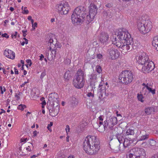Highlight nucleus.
I'll use <instances>...</instances> for the list:
<instances>
[{"mask_svg": "<svg viewBox=\"0 0 158 158\" xmlns=\"http://www.w3.org/2000/svg\"><path fill=\"white\" fill-rule=\"evenodd\" d=\"M108 127L110 130L113 129L112 127L111 126L108 120H106L104 121V124H103L102 126V129H100L99 131H100V132H103Z\"/></svg>", "mask_w": 158, "mask_h": 158, "instance_id": "18", "label": "nucleus"}, {"mask_svg": "<svg viewBox=\"0 0 158 158\" xmlns=\"http://www.w3.org/2000/svg\"><path fill=\"white\" fill-rule=\"evenodd\" d=\"M40 60H43V59L44 58V55L42 54H41V55L40 56Z\"/></svg>", "mask_w": 158, "mask_h": 158, "instance_id": "54", "label": "nucleus"}, {"mask_svg": "<svg viewBox=\"0 0 158 158\" xmlns=\"http://www.w3.org/2000/svg\"><path fill=\"white\" fill-rule=\"evenodd\" d=\"M133 74L131 71L125 70L123 71L119 77V81L125 85L131 83L133 79Z\"/></svg>", "mask_w": 158, "mask_h": 158, "instance_id": "5", "label": "nucleus"}, {"mask_svg": "<svg viewBox=\"0 0 158 158\" xmlns=\"http://www.w3.org/2000/svg\"><path fill=\"white\" fill-rule=\"evenodd\" d=\"M112 42L113 44L115 45L118 43L117 39L116 38H114L112 40Z\"/></svg>", "mask_w": 158, "mask_h": 158, "instance_id": "48", "label": "nucleus"}, {"mask_svg": "<svg viewBox=\"0 0 158 158\" xmlns=\"http://www.w3.org/2000/svg\"><path fill=\"white\" fill-rule=\"evenodd\" d=\"M102 125H100L99 124H98V126H99V127L98 128V131L100 132V131H99V130H100V129H102Z\"/></svg>", "mask_w": 158, "mask_h": 158, "instance_id": "61", "label": "nucleus"}, {"mask_svg": "<svg viewBox=\"0 0 158 158\" xmlns=\"http://www.w3.org/2000/svg\"><path fill=\"white\" fill-rule=\"evenodd\" d=\"M22 93L21 92L19 91L18 93H16L15 94V97L17 98L16 99L18 101L20 99V98L19 96Z\"/></svg>", "mask_w": 158, "mask_h": 158, "instance_id": "40", "label": "nucleus"}, {"mask_svg": "<svg viewBox=\"0 0 158 158\" xmlns=\"http://www.w3.org/2000/svg\"><path fill=\"white\" fill-rule=\"evenodd\" d=\"M58 112L59 110L58 111L57 110L53 108L52 109L51 114H50V115L52 117H54L58 114Z\"/></svg>", "mask_w": 158, "mask_h": 158, "instance_id": "26", "label": "nucleus"}, {"mask_svg": "<svg viewBox=\"0 0 158 158\" xmlns=\"http://www.w3.org/2000/svg\"><path fill=\"white\" fill-rule=\"evenodd\" d=\"M148 83L146 85H145V86L146 87L147 89L150 92H151L153 94H155V89H152L148 87Z\"/></svg>", "mask_w": 158, "mask_h": 158, "instance_id": "32", "label": "nucleus"}, {"mask_svg": "<svg viewBox=\"0 0 158 158\" xmlns=\"http://www.w3.org/2000/svg\"><path fill=\"white\" fill-rule=\"evenodd\" d=\"M51 51L50 54H49V51L48 50H46L45 52L46 56L47 57V59L49 60H52L55 58L56 56V52L55 49H53L51 50Z\"/></svg>", "mask_w": 158, "mask_h": 158, "instance_id": "15", "label": "nucleus"}, {"mask_svg": "<svg viewBox=\"0 0 158 158\" xmlns=\"http://www.w3.org/2000/svg\"><path fill=\"white\" fill-rule=\"evenodd\" d=\"M46 75V73L45 72H44L42 73L40 78L41 79H42Z\"/></svg>", "mask_w": 158, "mask_h": 158, "instance_id": "45", "label": "nucleus"}, {"mask_svg": "<svg viewBox=\"0 0 158 158\" xmlns=\"http://www.w3.org/2000/svg\"><path fill=\"white\" fill-rule=\"evenodd\" d=\"M39 132H37V131H35L33 132V136L35 137L37 135V133H38Z\"/></svg>", "mask_w": 158, "mask_h": 158, "instance_id": "52", "label": "nucleus"}, {"mask_svg": "<svg viewBox=\"0 0 158 158\" xmlns=\"http://www.w3.org/2000/svg\"><path fill=\"white\" fill-rule=\"evenodd\" d=\"M149 138V135L147 134L143 135L141 136L138 139V141H141L145 140L148 139Z\"/></svg>", "mask_w": 158, "mask_h": 158, "instance_id": "28", "label": "nucleus"}, {"mask_svg": "<svg viewBox=\"0 0 158 158\" xmlns=\"http://www.w3.org/2000/svg\"><path fill=\"white\" fill-rule=\"evenodd\" d=\"M97 57L98 59H101L102 57V55L101 54H98L97 55Z\"/></svg>", "mask_w": 158, "mask_h": 158, "instance_id": "46", "label": "nucleus"}, {"mask_svg": "<svg viewBox=\"0 0 158 158\" xmlns=\"http://www.w3.org/2000/svg\"><path fill=\"white\" fill-rule=\"evenodd\" d=\"M115 136L120 144L123 143V140H124L125 139L124 135L123 134L117 133L115 135Z\"/></svg>", "mask_w": 158, "mask_h": 158, "instance_id": "21", "label": "nucleus"}, {"mask_svg": "<svg viewBox=\"0 0 158 158\" xmlns=\"http://www.w3.org/2000/svg\"><path fill=\"white\" fill-rule=\"evenodd\" d=\"M134 134V130L131 128L127 130L126 132V135H133Z\"/></svg>", "mask_w": 158, "mask_h": 158, "instance_id": "29", "label": "nucleus"}, {"mask_svg": "<svg viewBox=\"0 0 158 158\" xmlns=\"http://www.w3.org/2000/svg\"><path fill=\"white\" fill-rule=\"evenodd\" d=\"M137 98L139 101H141L142 102H143L144 101L143 99V97L142 95L138 94H137Z\"/></svg>", "mask_w": 158, "mask_h": 158, "instance_id": "36", "label": "nucleus"}, {"mask_svg": "<svg viewBox=\"0 0 158 158\" xmlns=\"http://www.w3.org/2000/svg\"><path fill=\"white\" fill-rule=\"evenodd\" d=\"M87 125V123L85 121H83L81 122L80 124V127L81 129H83L85 128Z\"/></svg>", "mask_w": 158, "mask_h": 158, "instance_id": "34", "label": "nucleus"}, {"mask_svg": "<svg viewBox=\"0 0 158 158\" xmlns=\"http://www.w3.org/2000/svg\"><path fill=\"white\" fill-rule=\"evenodd\" d=\"M109 58L112 60H115L118 57L120 52L118 50L112 47L108 50Z\"/></svg>", "mask_w": 158, "mask_h": 158, "instance_id": "10", "label": "nucleus"}, {"mask_svg": "<svg viewBox=\"0 0 158 158\" xmlns=\"http://www.w3.org/2000/svg\"><path fill=\"white\" fill-rule=\"evenodd\" d=\"M88 76L90 80V85L92 88H93L95 85V83L97 82L98 79L97 77V75L96 74L93 73Z\"/></svg>", "mask_w": 158, "mask_h": 158, "instance_id": "16", "label": "nucleus"}, {"mask_svg": "<svg viewBox=\"0 0 158 158\" xmlns=\"http://www.w3.org/2000/svg\"><path fill=\"white\" fill-rule=\"evenodd\" d=\"M21 140H22V142H25L27 140V138H23V139H21Z\"/></svg>", "mask_w": 158, "mask_h": 158, "instance_id": "56", "label": "nucleus"}, {"mask_svg": "<svg viewBox=\"0 0 158 158\" xmlns=\"http://www.w3.org/2000/svg\"><path fill=\"white\" fill-rule=\"evenodd\" d=\"M111 126L113 128V127L117 123V118L115 117H112L108 120Z\"/></svg>", "mask_w": 158, "mask_h": 158, "instance_id": "20", "label": "nucleus"}, {"mask_svg": "<svg viewBox=\"0 0 158 158\" xmlns=\"http://www.w3.org/2000/svg\"><path fill=\"white\" fill-rule=\"evenodd\" d=\"M3 88L2 86H0V90H1V94H3V91L2 90Z\"/></svg>", "mask_w": 158, "mask_h": 158, "instance_id": "58", "label": "nucleus"}, {"mask_svg": "<svg viewBox=\"0 0 158 158\" xmlns=\"http://www.w3.org/2000/svg\"><path fill=\"white\" fill-rule=\"evenodd\" d=\"M37 25V23L36 22H35L34 23V24L33 28L34 29H35V27H36Z\"/></svg>", "mask_w": 158, "mask_h": 158, "instance_id": "60", "label": "nucleus"}, {"mask_svg": "<svg viewBox=\"0 0 158 158\" xmlns=\"http://www.w3.org/2000/svg\"><path fill=\"white\" fill-rule=\"evenodd\" d=\"M2 36L3 37H5L6 38H9V36L6 33L2 34Z\"/></svg>", "mask_w": 158, "mask_h": 158, "instance_id": "44", "label": "nucleus"}, {"mask_svg": "<svg viewBox=\"0 0 158 158\" xmlns=\"http://www.w3.org/2000/svg\"><path fill=\"white\" fill-rule=\"evenodd\" d=\"M26 62L28 63H29V65L30 66L32 64L31 60L30 59L27 60H26Z\"/></svg>", "mask_w": 158, "mask_h": 158, "instance_id": "49", "label": "nucleus"}, {"mask_svg": "<svg viewBox=\"0 0 158 158\" xmlns=\"http://www.w3.org/2000/svg\"><path fill=\"white\" fill-rule=\"evenodd\" d=\"M14 10V8L12 7H10V10L11 11H13Z\"/></svg>", "mask_w": 158, "mask_h": 158, "instance_id": "64", "label": "nucleus"}, {"mask_svg": "<svg viewBox=\"0 0 158 158\" xmlns=\"http://www.w3.org/2000/svg\"><path fill=\"white\" fill-rule=\"evenodd\" d=\"M71 104L73 106H76L78 103V100L75 97H72L71 98Z\"/></svg>", "mask_w": 158, "mask_h": 158, "instance_id": "25", "label": "nucleus"}, {"mask_svg": "<svg viewBox=\"0 0 158 158\" xmlns=\"http://www.w3.org/2000/svg\"><path fill=\"white\" fill-rule=\"evenodd\" d=\"M154 67V64L152 61L149 60L148 62H146L144 65L143 66L142 71L144 73H149L152 71Z\"/></svg>", "mask_w": 158, "mask_h": 158, "instance_id": "9", "label": "nucleus"}, {"mask_svg": "<svg viewBox=\"0 0 158 158\" xmlns=\"http://www.w3.org/2000/svg\"><path fill=\"white\" fill-rule=\"evenodd\" d=\"M39 155V154H37V155H34L32 156H31V158H35L36 157L38 156Z\"/></svg>", "mask_w": 158, "mask_h": 158, "instance_id": "59", "label": "nucleus"}, {"mask_svg": "<svg viewBox=\"0 0 158 158\" xmlns=\"http://www.w3.org/2000/svg\"><path fill=\"white\" fill-rule=\"evenodd\" d=\"M83 145L85 152L89 155L97 154L100 149V142L94 136L86 137Z\"/></svg>", "mask_w": 158, "mask_h": 158, "instance_id": "2", "label": "nucleus"}, {"mask_svg": "<svg viewBox=\"0 0 158 158\" xmlns=\"http://www.w3.org/2000/svg\"><path fill=\"white\" fill-rule=\"evenodd\" d=\"M137 27L141 33L145 34L149 32L152 28V23L148 19L142 17L138 21Z\"/></svg>", "mask_w": 158, "mask_h": 158, "instance_id": "3", "label": "nucleus"}, {"mask_svg": "<svg viewBox=\"0 0 158 158\" xmlns=\"http://www.w3.org/2000/svg\"><path fill=\"white\" fill-rule=\"evenodd\" d=\"M128 156L130 158H146V153L143 148H134L130 151Z\"/></svg>", "mask_w": 158, "mask_h": 158, "instance_id": "6", "label": "nucleus"}, {"mask_svg": "<svg viewBox=\"0 0 158 158\" xmlns=\"http://www.w3.org/2000/svg\"><path fill=\"white\" fill-rule=\"evenodd\" d=\"M27 7H23V6H22L21 9L23 11V13L24 14H27L29 13V11L27 10Z\"/></svg>", "mask_w": 158, "mask_h": 158, "instance_id": "37", "label": "nucleus"}, {"mask_svg": "<svg viewBox=\"0 0 158 158\" xmlns=\"http://www.w3.org/2000/svg\"><path fill=\"white\" fill-rule=\"evenodd\" d=\"M124 42V41L122 40H120L116 44V46L118 48H122L121 46L124 44H125V43Z\"/></svg>", "mask_w": 158, "mask_h": 158, "instance_id": "31", "label": "nucleus"}, {"mask_svg": "<svg viewBox=\"0 0 158 158\" xmlns=\"http://www.w3.org/2000/svg\"><path fill=\"white\" fill-rule=\"evenodd\" d=\"M26 108V106L25 105L20 104L19 105L18 107V109L19 110H23L24 109Z\"/></svg>", "mask_w": 158, "mask_h": 158, "instance_id": "35", "label": "nucleus"}, {"mask_svg": "<svg viewBox=\"0 0 158 158\" xmlns=\"http://www.w3.org/2000/svg\"><path fill=\"white\" fill-rule=\"evenodd\" d=\"M152 45L156 48V49L158 51V35L155 36L152 41Z\"/></svg>", "mask_w": 158, "mask_h": 158, "instance_id": "22", "label": "nucleus"}, {"mask_svg": "<svg viewBox=\"0 0 158 158\" xmlns=\"http://www.w3.org/2000/svg\"><path fill=\"white\" fill-rule=\"evenodd\" d=\"M53 40L51 39H50L48 41V44H50V46L49 47V50H51L52 49L53 47V48H54V46H55V45L54 44H53Z\"/></svg>", "mask_w": 158, "mask_h": 158, "instance_id": "30", "label": "nucleus"}, {"mask_svg": "<svg viewBox=\"0 0 158 158\" xmlns=\"http://www.w3.org/2000/svg\"><path fill=\"white\" fill-rule=\"evenodd\" d=\"M58 99L59 98L57 94L56 93H52L50 94L48 97V100L52 102L54 105L55 104V102L57 104H59V101Z\"/></svg>", "mask_w": 158, "mask_h": 158, "instance_id": "14", "label": "nucleus"}, {"mask_svg": "<svg viewBox=\"0 0 158 158\" xmlns=\"http://www.w3.org/2000/svg\"><path fill=\"white\" fill-rule=\"evenodd\" d=\"M154 111V108L152 107H148L145 110V112L147 115L150 114Z\"/></svg>", "mask_w": 158, "mask_h": 158, "instance_id": "24", "label": "nucleus"}, {"mask_svg": "<svg viewBox=\"0 0 158 158\" xmlns=\"http://www.w3.org/2000/svg\"><path fill=\"white\" fill-rule=\"evenodd\" d=\"M136 59L138 63L142 65H144L149 60L148 55L145 52L141 53L139 56H137Z\"/></svg>", "mask_w": 158, "mask_h": 158, "instance_id": "12", "label": "nucleus"}, {"mask_svg": "<svg viewBox=\"0 0 158 158\" xmlns=\"http://www.w3.org/2000/svg\"><path fill=\"white\" fill-rule=\"evenodd\" d=\"M64 77L65 79L68 80L71 77V74H70V71L68 70L66 72L64 75Z\"/></svg>", "mask_w": 158, "mask_h": 158, "instance_id": "27", "label": "nucleus"}, {"mask_svg": "<svg viewBox=\"0 0 158 158\" xmlns=\"http://www.w3.org/2000/svg\"><path fill=\"white\" fill-rule=\"evenodd\" d=\"M4 54L6 57L11 59H13L15 57V52L8 49L5 50Z\"/></svg>", "mask_w": 158, "mask_h": 158, "instance_id": "17", "label": "nucleus"}, {"mask_svg": "<svg viewBox=\"0 0 158 158\" xmlns=\"http://www.w3.org/2000/svg\"><path fill=\"white\" fill-rule=\"evenodd\" d=\"M150 158H158V154L157 155H155L152 156Z\"/></svg>", "mask_w": 158, "mask_h": 158, "instance_id": "57", "label": "nucleus"}, {"mask_svg": "<svg viewBox=\"0 0 158 158\" xmlns=\"http://www.w3.org/2000/svg\"><path fill=\"white\" fill-rule=\"evenodd\" d=\"M125 44H124L121 47V49L124 51V53L130 51L132 49H134L133 42L132 40H130V41L124 42Z\"/></svg>", "mask_w": 158, "mask_h": 158, "instance_id": "11", "label": "nucleus"}, {"mask_svg": "<svg viewBox=\"0 0 158 158\" xmlns=\"http://www.w3.org/2000/svg\"><path fill=\"white\" fill-rule=\"evenodd\" d=\"M53 125V122H51L50 123V124H48L47 126V128L48 130L49 131H51V129H50V127L52 126Z\"/></svg>", "mask_w": 158, "mask_h": 158, "instance_id": "42", "label": "nucleus"}, {"mask_svg": "<svg viewBox=\"0 0 158 158\" xmlns=\"http://www.w3.org/2000/svg\"><path fill=\"white\" fill-rule=\"evenodd\" d=\"M85 76L84 72L81 69H79L77 71L73 80V83L77 88L81 89L84 85L85 83Z\"/></svg>", "mask_w": 158, "mask_h": 158, "instance_id": "4", "label": "nucleus"}, {"mask_svg": "<svg viewBox=\"0 0 158 158\" xmlns=\"http://www.w3.org/2000/svg\"><path fill=\"white\" fill-rule=\"evenodd\" d=\"M149 143L150 145L153 146L156 145V142L155 140L152 139L150 140Z\"/></svg>", "mask_w": 158, "mask_h": 158, "instance_id": "39", "label": "nucleus"}, {"mask_svg": "<svg viewBox=\"0 0 158 158\" xmlns=\"http://www.w3.org/2000/svg\"><path fill=\"white\" fill-rule=\"evenodd\" d=\"M103 118L104 116L103 115H101L98 118V119L99 120V121H98V123L100 125H102L103 124L102 122Z\"/></svg>", "mask_w": 158, "mask_h": 158, "instance_id": "33", "label": "nucleus"}, {"mask_svg": "<svg viewBox=\"0 0 158 158\" xmlns=\"http://www.w3.org/2000/svg\"><path fill=\"white\" fill-rule=\"evenodd\" d=\"M70 128L69 125H67L66 126V128H65V130L67 133V135L68 134V132H69L70 131Z\"/></svg>", "mask_w": 158, "mask_h": 158, "instance_id": "43", "label": "nucleus"}, {"mask_svg": "<svg viewBox=\"0 0 158 158\" xmlns=\"http://www.w3.org/2000/svg\"><path fill=\"white\" fill-rule=\"evenodd\" d=\"M22 33L23 34V36L24 37H25L26 35H27V34L26 33L27 32V30L24 31L23 30L22 31Z\"/></svg>", "mask_w": 158, "mask_h": 158, "instance_id": "51", "label": "nucleus"}, {"mask_svg": "<svg viewBox=\"0 0 158 158\" xmlns=\"http://www.w3.org/2000/svg\"><path fill=\"white\" fill-rule=\"evenodd\" d=\"M89 13L86 15V9L84 7L80 6L76 7L71 15L72 23L75 25H79L85 21L90 23L94 19L97 13V6L91 4L89 7Z\"/></svg>", "mask_w": 158, "mask_h": 158, "instance_id": "1", "label": "nucleus"}, {"mask_svg": "<svg viewBox=\"0 0 158 158\" xmlns=\"http://www.w3.org/2000/svg\"><path fill=\"white\" fill-rule=\"evenodd\" d=\"M134 140L131 138H126L124 139L123 142V147L126 148L129 146L131 143H133Z\"/></svg>", "mask_w": 158, "mask_h": 158, "instance_id": "19", "label": "nucleus"}, {"mask_svg": "<svg viewBox=\"0 0 158 158\" xmlns=\"http://www.w3.org/2000/svg\"><path fill=\"white\" fill-rule=\"evenodd\" d=\"M87 96L89 97H94V94L91 92H89L88 93Z\"/></svg>", "mask_w": 158, "mask_h": 158, "instance_id": "47", "label": "nucleus"}, {"mask_svg": "<svg viewBox=\"0 0 158 158\" xmlns=\"http://www.w3.org/2000/svg\"><path fill=\"white\" fill-rule=\"evenodd\" d=\"M113 6V3L112 2H110L106 4L105 5V6L108 8H110L112 7Z\"/></svg>", "mask_w": 158, "mask_h": 158, "instance_id": "41", "label": "nucleus"}, {"mask_svg": "<svg viewBox=\"0 0 158 158\" xmlns=\"http://www.w3.org/2000/svg\"><path fill=\"white\" fill-rule=\"evenodd\" d=\"M103 13L106 16L108 15L106 11H103Z\"/></svg>", "mask_w": 158, "mask_h": 158, "instance_id": "62", "label": "nucleus"}, {"mask_svg": "<svg viewBox=\"0 0 158 158\" xmlns=\"http://www.w3.org/2000/svg\"><path fill=\"white\" fill-rule=\"evenodd\" d=\"M103 82H101V83L99 85V90H100V92L101 93H105L106 94V89L105 87V86L103 85Z\"/></svg>", "mask_w": 158, "mask_h": 158, "instance_id": "23", "label": "nucleus"}, {"mask_svg": "<svg viewBox=\"0 0 158 158\" xmlns=\"http://www.w3.org/2000/svg\"><path fill=\"white\" fill-rule=\"evenodd\" d=\"M28 82H29L28 80H27V81L23 83L21 85L20 87H23L26 84H27Z\"/></svg>", "mask_w": 158, "mask_h": 158, "instance_id": "53", "label": "nucleus"}, {"mask_svg": "<svg viewBox=\"0 0 158 158\" xmlns=\"http://www.w3.org/2000/svg\"><path fill=\"white\" fill-rule=\"evenodd\" d=\"M96 71L97 72L100 73L102 71V69L101 67L99 65H97L96 66Z\"/></svg>", "mask_w": 158, "mask_h": 158, "instance_id": "38", "label": "nucleus"}, {"mask_svg": "<svg viewBox=\"0 0 158 158\" xmlns=\"http://www.w3.org/2000/svg\"><path fill=\"white\" fill-rule=\"evenodd\" d=\"M41 104L42 105V108H43L44 107V106L46 105V102L44 100H43L42 101V102L41 103Z\"/></svg>", "mask_w": 158, "mask_h": 158, "instance_id": "50", "label": "nucleus"}, {"mask_svg": "<svg viewBox=\"0 0 158 158\" xmlns=\"http://www.w3.org/2000/svg\"><path fill=\"white\" fill-rule=\"evenodd\" d=\"M23 39L24 40H25V44H28V40H27V39L26 38H25V37H24L23 38Z\"/></svg>", "mask_w": 158, "mask_h": 158, "instance_id": "63", "label": "nucleus"}, {"mask_svg": "<svg viewBox=\"0 0 158 158\" xmlns=\"http://www.w3.org/2000/svg\"><path fill=\"white\" fill-rule=\"evenodd\" d=\"M56 8L58 12L61 15L67 14L70 9L68 2H66L57 4Z\"/></svg>", "mask_w": 158, "mask_h": 158, "instance_id": "8", "label": "nucleus"}, {"mask_svg": "<svg viewBox=\"0 0 158 158\" xmlns=\"http://www.w3.org/2000/svg\"><path fill=\"white\" fill-rule=\"evenodd\" d=\"M109 37V35L107 33L102 32L98 36L99 41L101 43L106 44L108 42Z\"/></svg>", "mask_w": 158, "mask_h": 158, "instance_id": "13", "label": "nucleus"}, {"mask_svg": "<svg viewBox=\"0 0 158 158\" xmlns=\"http://www.w3.org/2000/svg\"><path fill=\"white\" fill-rule=\"evenodd\" d=\"M14 69L15 70V73L16 74H19V71L15 67L14 68Z\"/></svg>", "mask_w": 158, "mask_h": 158, "instance_id": "55", "label": "nucleus"}, {"mask_svg": "<svg viewBox=\"0 0 158 158\" xmlns=\"http://www.w3.org/2000/svg\"><path fill=\"white\" fill-rule=\"evenodd\" d=\"M117 36L119 40H122L125 42L133 39L128 31L126 29L123 28L119 30Z\"/></svg>", "mask_w": 158, "mask_h": 158, "instance_id": "7", "label": "nucleus"}]
</instances>
